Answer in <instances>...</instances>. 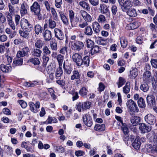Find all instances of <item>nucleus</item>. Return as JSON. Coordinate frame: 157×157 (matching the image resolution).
Returning a JSON list of instances; mask_svg holds the SVG:
<instances>
[{
	"label": "nucleus",
	"mask_w": 157,
	"mask_h": 157,
	"mask_svg": "<svg viewBox=\"0 0 157 157\" xmlns=\"http://www.w3.org/2000/svg\"><path fill=\"white\" fill-rule=\"evenodd\" d=\"M30 10L34 15L37 17L38 20L43 19V17L40 12V6L37 2H35L31 6Z\"/></svg>",
	"instance_id": "nucleus-1"
},
{
	"label": "nucleus",
	"mask_w": 157,
	"mask_h": 157,
	"mask_svg": "<svg viewBox=\"0 0 157 157\" xmlns=\"http://www.w3.org/2000/svg\"><path fill=\"white\" fill-rule=\"evenodd\" d=\"M20 26L21 29L27 33L30 32L33 29V26L25 19L22 18L20 21Z\"/></svg>",
	"instance_id": "nucleus-2"
},
{
	"label": "nucleus",
	"mask_w": 157,
	"mask_h": 157,
	"mask_svg": "<svg viewBox=\"0 0 157 157\" xmlns=\"http://www.w3.org/2000/svg\"><path fill=\"white\" fill-rule=\"evenodd\" d=\"M91 104V102L89 101L79 102L76 105V109L79 112H81L82 109L83 110L90 108Z\"/></svg>",
	"instance_id": "nucleus-3"
},
{
	"label": "nucleus",
	"mask_w": 157,
	"mask_h": 157,
	"mask_svg": "<svg viewBox=\"0 0 157 157\" xmlns=\"http://www.w3.org/2000/svg\"><path fill=\"white\" fill-rule=\"evenodd\" d=\"M127 107L131 111L134 112H137L139 111V109L137 106L136 103L132 99L129 100L126 103Z\"/></svg>",
	"instance_id": "nucleus-4"
},
{
	"label": "nucleus",
	"mask_w": 157,
	"mask_h": 157,
	"mask_svg": "<svg viewBox=\"0 0 157 157\" xmlns=\"http://www.w3.org/2000/svg\"><path fill=\"white\" fill-rule=\"evenodd\" d=\"M118 2L123 11L124 10H128L132 6L130 0H118Z\"/></svg>",
	"instance_id": "nucleus-5"
},
{
	"label": "nucleus",
	"mask_w": 157,
	"mask_h": 157,
	"mask_svg": "<svg viewBox=\"0 0 157 157\" xmlns=\"http://www.w3.org/2000/svg\"><path fill=\"white\" fill-rule=\"evenodd\" d=\"M82 56L78 53H76L72 56V59L73 62L75 63L78 66H82Z\"/></svg>",
	"instance_id": "nucleus-6"
},
{
	"label": "nucleus",
	"mask_w": 157,
	"mask_h": 157,
	"mask_svg": "<svg viewBox=\"0 0 157 157\" xmlns=\"http://www.w3.org/2000/svg\"><path fill=\"white\" fill-rule=\"evenodd\" d=\"M72 48L74 50L79 51L82 49L84 47V44L83 42L80 41H77L74 42L72 44Z\"/></svg>",
	"instance_id": "nucleus-7"
},
{
	"label": "nucleus",
	"mask_w": 157,
	"mask_h": 157,
	"mask_svg": "<svg viewBox=\"0 0 157 157\" xmlns=\"http://www.w3.org/2000/svg\"><path fill=\"white\" fill-rule=\"evenodd\" d=\"M144 120L146 122L151 125L154 124L156 121L155 116L151 114L146 115L144 117Z\"/></svg>",
	"instance_id": "nucleus-8"
},
{
	"label": "nucleus",
	"mask_w": 157,
	"mask_h": 157,
	"mask_svg": "<svg viewBox=\"0 0 157 157\" xmlns=\"http://www.w3.org/2000/svg\"><path fill=\"white\" fill-rule=\"evenodd\" d=\"M83 121L85 125L90 127L93 124L92 119L90 116L88 114H86L83 117Z\"/></svg>",
	"instance_id": "nucleus-9"
},
{
	"label": "nucleus",
	"mask_w": 157,
	"mask_h": 157,
	"mask_svg": "<svg viewBox=\"0 0 157 157\" xmlns=\"http://www.w3.org/2000/svg\"><path fill=\"white\" fill-rule=\"evenodd\" d=\"M55 36L58 40H62L64 38V35L63 31L59 29L55 28L54 29Z\"/></svg>",
	"instance_id": "nucleus-10"
},
{
	"label": "nucleus",
	"mask_w": 157,
	"mask_h": 157,
	"mask_svg": "<svg viewBox=\"0 0 157 157\" xmlns=\"http://www.w3.org/2000/svg\"><path fill=\"white\" fill-rule=\"evenodd\" d=\"M80 14L86 22H90L92 21V18L91 16L86 11L81 10L79 12Z\"/></svg>",
	"instance_id": "nucleus-11"
},
{
	"label": "nucleus",
	"mask_w": 157,
	"mask_h": 157,
	"mask_svg": "<svg viewBox=\"0 0 157 157\" xmlns=\"http://www.w3.org/2000/svg\"><path fill=\"white\" fill-rule=\"evenodd\" d=\"M139 128L142 133L148 132L150 131L151 129V127L147 126L144 123L140 124Z\"/></svg>",
	"instance_id": "nucleus-12"
},
{
	"label": "nucleus",
	"mask_w": 157,
	"mask_h": 157,
	"mask_svg": "<svg viewBox=\"0 0 157 157\" xmlns=\"http://www.w3.org/2000/svg\"><path fill=\"white\" fill-rule=\"evenodd\" d=\"M146 100L147 103L150 106L152 107L155 105V98L154 96L153 95H147L146 97Z\"/></svg>",
	"instance_id": "nucleus-13"
},
{
	"label": "nucleus",
	"mask_w": 157,
	"mask_h": 157,
	"mask_svg": "<svg viewBox=\"0 0 157 157\" xmlns=\"http://www.w3.org/2000/svg\"><path fill=\"white\" fill-rule=\"evenodd\" d=\"M59 16L63 24L66 25L68 24L69 21L68 18L65 15L64 13L61 10H57Z\"/></svg>",
	"instance_id": "nucleus-14"
},
{
	"label": "nucleus",
	"mask_w": 157,
	"mask_h": 157,
	"mask_svg": "<svg viewBox=\"0 0 157 157\" xmlns=\"http://www.w3.org/2000/svg\"><path fill=\"white\" fill-rule=\"evenodd\" d=\"M63 68L65 74L66 73L69 75L71 73L73 70V68L71 67V64L68 63L66 65L65 61L63 63Z\"/></svg>",
	"instance_id": "nucleus-15"
},
{
	"label": "nucleus",
	"mask_w": 157,
	"mask_h": 157,
	"mask_svg": "<svg viewBox=\"0 0 157 157\" xmlns=\"http://www.w3.org/2000/svg\"><path fill=\"white\" fill-rule=\"evenodd\" d=\"M43 34L45 40L48 41L51 39L52 37V33L50 30L46 29L43 32Z\"/></svg>",
	"instance_id": "nucleus-16"
},
{
	"label": "nucleus",
	"mask_w": 157,
	"mask_h": 157,
	"mask_svg": "<svg viewBox=\"0 0 157 157\" xmlns=\"http://www.w3.org/2000/svg\"><path fill=\"white\" fill-rule=\"evenodd\" d=\"M12 67L10 64L5 65L2 64L0 66V69L4 73H8L11 70Z\"/></svg>",
	"instance_id": "nucleus-17"
},
{
	"label": "nucleus",
	"mask_w": 157,
	"mask_h": 157,
	"mask_svg": "<svg viewBox=\"0 0 157 157\" xmlns=\"http://www.w3.org/2000/svg\"><path fill=\"white\" fill-rule=\"evenodd\" d=\"M92 27L94 32L97 34H98L101 30V26L99 23L95 21L92 23Z\"/></svg>",
	"instance_id": "nucleus-18"
},
{
	"label": "nucleus",
	"mask_w": 157,
	"mask_h": 157,
	"mask_svg": "<svg viewBox=\"0 0 157 157\" xmlns=\"http://www.w3.org/2000/svg\"><path fill=\"white\" fill-rule=\"evenodd\" d=\"M139 136L136 137L134 141L132 143V145L137 150L140 148L141 143L139 140Z\"/></svg>",
	"instance_id": "nucleus-19"
},
{
	"label": "nucleus",
	"mask_w": 157,
	"mask_h": 157,
	"mask_svg": "<svg viewBox=\"0 0 157 157\" xmlns=\"http://www.w3.org/2000/svg\"><path fill=\"white\" fill-rule=\"evenodd\" d=\"M6 33L8 35H9V37L11 39L13 38L16 35V31L13 30V32L10 28H7L5 30Z\"/></svg>",
	"instance_id": "nucleus-20"
},
{
	"label": "nucleus",
	"mask_w": 157,
	"mask_h": 157,
	"mask_svg": "<svg viewBox=\"0 0 157 157\" xmlns=\"http://www.w3.org/2000/svg\"><path fill=\"white\" fill-rule=\"evenodd\" d=\"M23 62V59L22 58H15L13 60L12 66L15 67L17 66L22 65Z\"/></svg>",
	"instance_id": "nucleus-21"
},
{
	"label": "nucleus",
	"mask_w": 157,
	"mask_h": 157,
	"mask_svg": "<svg viewBox=\"0 0 157 157\" xmlns=\"http://www.w3.org/2000/svg\"><path fill=\"white\" fill-rule=\"evenodd\" d=\"M79 4L81 7L86 11H89L90 10V7L89 4L85 1H83L80 2H79Z\"/></svg>",
	"instance_id": "nucleus-22"
},
{
	"label": "nucleus",
	"mask_w": 157,
	"mask_h": 157,
	"mask_svg": "<svg viewBox=\"0 0 157 157\" xmlns=\"http://www.w3.org/2000/svg\"><path fill=\"white\" fill-rule=\"evenodd\" d=\"M62 67V66H59V67L56 69L55 71V75L56 79H57L58 78L60 77L63 73Z\"/></svg>",
	"instance_id": "nucleus-23"
},
{
	"label": "nucleus",
	"mask_w": 157,
	"mask_h": 157,
	"mask_svg": "<svg viewBox=\"0 0 157 157\" xmlns=\"http://www.w3.org/2000/svg\"><path fill=\"white\" fill-rule=\"evenodd\" d=\"M130 121L134 126H136L137 125L140 121V119L139 117L133 116L131 117Z\"/></svg>",
	"instance_id": "nucleus-24"
},
{
	"label": "nucleus",
	"mask_w": 157,
	"mask_h": 157,
	"mask_svg": "<svg viewBox=\"0 0 157 157\" xmlns=\"http://www.w3.org/2000/svg\"><path fill=\"white\" fill-rule=\"evenodd\" d=\"M42 51L39 49L34 48L31 52L32 56L36 57H40L42 53Z\"/></svg>",
	"instance_id": "nucleus-25"
},
{
	"label": "nucleus",
	"mask_w": 157,
	"mask_h": 157,
	"mask_svg": "<svg viewBox=\"0 0 157 157\" xmlns=\"http://www.w3.org/2000/svg\"><path fill=\"white\" fill-rule=\"evenodd\" d=\"M119 39L120 40L121 47L123 48H126L128 42L125 37L122 36L120 37Z\"/></svg>",
	"instance_id": "nucleus-26"
},
{
	"label": "nucleus",
	"mask_w": 157,
	"mask_h": 157,
	"mask_svg": "<svg viewBox=\"0 0 157 157\" xmlns=\"http://www.w3.org/2000/svg\"><path fill=\"white\" fill-rule=\"evenodd\" d=\"M68 47L67 46L65 45L62 46L60 48L59 52L60 54L63 55H68Z\"/></svg>",
	"instance_id": "nucleus-27"
},
{
	"label": "nucleus",
	"mask_w": 157,
	"mask_h": 157,
	"mask_svg": "<svg viewBox=\"0 0 157 157\" xmlns=\"http://www.w3.org/2000/svg\"><path fill=\"white\" fill-rule=\"evenodd\" d=\"M84 32L85 35L88 36H91L93 33L92 29L90 25L87 26L86 27Z\"/></svg>",
	"instance_id": "nucleus-28"
},
{
	"label": "nucleus",
	"mask_w": 157,
	"mask_h": 157,
	"mask_svg": "<svg viewBox=\"0 0 157 157\" xmlns=\"http://www.w3.org/2000/svg\"><path fill=\"white\" fill-rule=\"evenodd\" d=\"M82 66L84 65L85 66L88 67L89 65L90 58L87 56H85L82 59Z\"/></svg>",
	"instance_id": "nucleus-29"
},
{
	"label": "nucleus",
	"mask_w": 157,
	"mask_h": 157,
	"mask_svg": "<svg viewBox=\"0 0 157 157\" xmlns=\"http://www.w3.org/2000/svg\"><path fill=\"white\" fill-rule=\"evenodd\" d=\"M100 11L103 14H105L108 13L109 10L106 5L104 4L100 5Z\"/></svg>",
	"instance_id": "nucleus-30"
},
{
	"label": "nucleus",
	"mask_w": 157,
	"mask_h": 157,
	"mask_svg": "<svg viewBox=\"0 0 157 157\" xmlns=\"http://www.w3.org/2000/svg\"><path fill=\"white\" fill-rule=\"evenodd\" d=\"M137 103L139 107L141 108H144L146 106V104L143 98L140 97L138 99Z\"/></svg>",
	"instance_id": "nucleus-31"
},
{
	"label": "nucleus",
	"mask_w": 157,
	"mask_h": 157,
	"mask_svg": "<svg viewBox=\"0 0 157 157\" xmlns=\"http://www.w3.org/2000/svg\"><path fill=\"white\" fill-rule=\"evenodd\" d=\"M131 87L130 82H127L125 86L123 88V91L124 93L125 94H127L130 91Z\"/></svg>",
	"instance_id": "nucleus-32"
},
{
	"label": "nucleus",
	"mask_w": 157,
	"mask_h": 157,
	"mask_svg": "<svg viewBox=\"0 0 157 157\" xmlns=\"http://www.w3.org/2000/svg\"><path fill=\"white\" fill-rule=\"evenodd\" d=\"M128 15L131 17H134L137 16V13L135 9L130 8L128 9L127 12Z\"/></svg>",
	"instance_id": "nucleus-33"
},
{
	"label": "nucleus",
	"mask_w": 157,
	"mask_h": 157,
	"mask_svg": "<svg viewBox=\"0 0 157 157\" xmlns=\"http://www.w3.org/2000/svg\"><path fill=\"white\" fill-rule=\"evenodd\" d=\"M72 73L73 75L71 77V80H74L75 79H79L80 75L78 71H73Z\"/></svg>",
	"instance_id": "nucleus-34"
},
{
	"label": "nucleus",
	"mask_w": 157,
	"mask_h": 157,
	"mask_svg": "<svg viewBox=\"0 0 157 157\" xmlns=\"http://www.w3.org/2000/svg\"><path fill=\"white\" fill-rule=\"evenodd\" d=\"M105 128L104 124H97L95 125L94 129L95 131L100 132L104 131L105 130Z\"/></svg>",
	"instance_id": "nucleus-35"
},
{
	"label": "nucleus",
	"mask_w": 157,
	"mask_h": 157,
	"mask_svg": "<svg viewBox=\"0 0 157 157\" xmlns=\"http://www.w3.org/2000/svg\"><path fill=\"white\" fill-rule=\"evenodd\" d=\"M56 59L58 63L59 66H62L64 59L63 55L60 54H58Z\"/></svg>",
	"instance_id": "nucleus-36"
},
{
	"label": "nucleus",
	"mask_w": 157,
	"mask_h": 157,
	"mask_svg": "<svg viewBox=\"0 0 157 157\" xmlns=\"http://www.w3.org/2000/svg\"><path fill=\"white\" fill-rule=\"evenodd\" d=\"M20 13L21 16H23L27 13V6H26L24 3L21 4L20 9Z\"/></svg>",
	"instance_id": "nucleus-37"
},
{
	"label": "nucleus",
	"mask_w": 157,
	"mask_h": 157,
	"mask_svg": "<svg viewBox=\"0 0 157 157\" xmlns=\"http://www.w3.org/2000/svg\"><path fill=\"white\" fill-rule=\"evenodd\" d=\"M151 74L150 71H146L143 74V80L146 82L148 81L151 76Z\"/></svg>",
	"instance_id": "nucleus-38"
},
{
	"label": "nucleus",
	"mask_w": 157,
	"mask_h": 157,
	"mask_svg": "<svg viewBox=\"0 0 157 157\" xmlns=\"http://www.w3.org/2000/svg\"><path fill=\"white\" fill-rule=\"evenodd\" d=\"M140 89L144 92H146L148 90L149 87L148 84L146 82H144L141 84Z\"/></svg>",
	"instance_id": "nucleus-39"
},
{
	"label": "nucleus",
	"mask_w": 157,
	"mask_h": 157,
	"mask_svg": "<svg viewBox=\"0 0 157 157\" xmlns=\"http://www.w3.org/2000/svg\"><path fill=\"white\" fill-rule=\"evenodd\" d=\"M28 62H30L35 65H39L40 63V61L37 58H31L28 60Z\"/></svg>",
	"instance_id": "nucleus-40"
},
{
	"label": "nucleus",
	"mask_w": 157,
	"mask_h": 157,
	"mask_svg": "<svg viewBox=\"0 0 157 157\" xmlns=\"http://www.w3.org/2000/svg\"><path fill=\"white\" fill-rule=\"evenodd\" d=\"M88 91L85 87H82L79 90V94L82 97H86Z\"/></svg>",
	"instance_id": "nucleus-41"
},
{
	"label": "nucleus",
	"mask_w": 157,
	"mask_h": 157,
	"mask_svg": "<svg viewBox=\"0 0 157 157\" xmlns=\"http://www.w3.org/2000/svg\"><path fill=\"white\" fill-rule=\"evenodd\" d=\"M126 81L124 78L120 77L119 78L118 81L117 82L118 87L119 88L122 86L125 82Z\"/></svg>",
	"instance_id": "nucleus-42"
},
{
	"label": "nucleus",
	"mask_w": 157,
	"mask_h": 157,
	"mask_svg": "<svg viewBox=\"0 0 157 157\" xmlns=\"http://www.w3.org/2000/svg\"><path fill=\"white\" fill-rule=\"evenodd\" d=\"M72 27L75 26L77 24L79 19L78 17H75L70 20Z\"/></svg>",
	"instance_id": "nucleus-43"
},
{
	"label": "nucleus",
	"mask_w": 157,
	"mask_h": 157,
	"mask_svg": "<svg viewBox=\"0 0 157 157\" xmlns=\"http://www.w3.org/2000/svg\"><path fill=\"white\" fill-rule=\"evenodd\" d=\"M43 66L44 67H45L47 64V63L49 60V57L48 55H43L42 56Z\"/></svg>",
	"instance_id": "nucleus-44"
},
{
	"label": "nucleus",
	"mask_w": 157,
	"mask_h": 157,
	"mask_svg": "<svg viewBox=\"0 0 157 157\" xmlns=\"http://www.w3.org/2000/svg\"><path fill=\"white\" fill-rule=\"evenodd\" d=\"M147 151L149 153H155V151L154 150V146L153 147L151 144H149L147 146L146 148Z\"/></svg>",
	"instance_id": "nucleus-45"
},
{
	"label": "nucleus",
	"mask_w": 157,
	"mask_h": 157,
	"mask_svg": "<svg viewBox=\"0 0 157 157\" xmlns=\"http://www.w3.org/2000/svg\"><path fill=\"white\" fill-rule=\"evenodd\" d=\"M43 46V42L40 39H38L35 41V46L36 48L40 49Z\"/></svg>",
	"instance_id": "nucleus-46"
},
{
	"label": "nucleus",
	"mask_w": 157,
	"mask_h": 157,
	"mask_svg": "<svg viewBox=\"0 0 157 157\" xmlns=\"http://www.w3.org/2000/svg\"><path fill=\"white\" fill-rule=\"evenodd\" d=\"M48 25L50 28L54 29L56 26V23L54 21L50 18L48 20Z\"/></svg>",
	"instance_id": "nucleus-47"
},
{
	"label": "nucleus",
	"mask_w": 157,
	"mask_h": 157,
	"mask_svg": "<svg viewBox=\"0 0 157 157\" xmlns=\"http://www.w3.org/2000/svg\"><path fill=\"white\" fill-rule=\"evenodd\" d=\"M129 26L131 29H134L138 28L139 26V23L138 22L135 21L129 24Z\"/></svg>",
	"instance_id": "nucleus-48"
},
{
	"label": "nucleus",
	"mask_w": 157,
	"mask_h": 157,
	"mask_svg": "<svg viewBox=\"0 0 157 157\" xmlns=\"http://www.w3.org/2000/svg\"><path fill=\"white\" fill-rule=\"evenodd\" d=\"M29 105L30 107V109L31 111L34 113L37 112L38 110L34 108L35 104L34 103L32 102H29Z\"/></svg>",
	"instance_id": "nucleus-49"
},
{
	"label": "nucleus",
	"mask_w": 157,
	"mask_h": 157,
	"mask_svg": "<svg viewBox=\"0 0 157 157\" xmlns=\"http://www.w3.org/2000/svg\"><path fill=\"white\" fill-rule=\"evenodd\" d=\"M43 55H49L51 53V51L49 48L47 46H44L42 49Z\"/></svg>",
	"instance_id": "nucleus-50"
},
{
	"label": "nucleus",
	"mask_w": 157,
	"mask_h": 157,
	"mask_svg": "<svg viewBox=\"0 0 157 157\" xmlns=\"http://www.w3.org/2000/svg\"><path fill=\"white\" fill-rule=\"evenodd\" d=\"M121 129L125 135H126L128 133V129L126 124L122 123L121 126Z\"/></svg>",
	"instance_id": "nucleus-51"
},
{
	"label": "nucleus",
	"mask_w": 157,
	"mask_h": 157,
	"mask_svg": "<svg viewBox=\"0 0 157 157\" xmlns=\"http://www.w3.org/2000/svg\"><path fill=\"white\" fill-rule=\"evenodd\" d=\"M35 31L36 34H38L42 32V28L39 25L37 24L35 26Z\"/></svg>",
	"instance_id": "nucleus-52"
},
{
	"label": "nucleus",
	"mask_w": 157,
	"mask_h": 157,
	"mask_svg": "<svg viewBox=\"0 0 157 157\" xmlns=\"http://www.w3.org/2000/svg\"><path fill=\"white\" fill-rule=\"evenodd\" d=\"M48 124H50L52 123H56L57 122V119L54 117H49L47 120Z\"/></svg>",
	"instance_id": "nucleus-53"
},
{
	"label": "nucleus",
	"mask_w": 157,
	"mask_h": 157,
	"mask_svg": "<svg viewBox=\"0 0 157 157\" xmlns=\"http://www.w3.org/2000/svg\"><path fill=\"white\" fill-rule=\"evenodd\" d=\"M51 13L54 20L56 21L58 20L59 17L58 14L55 9L53 8H52L51 9Z\"/></svg>",
	"instance_id": "nucleus-54"
},
{
	"label": "nucleus",
	"mask_w": 157,
	"mask_h": 157,
	"mask_svg": "<svg viewBox=\"0 0 157 157\" xmlns=\"http://www.w3.org/2000/svg\"><path fill=\"white\" fill-rule=\"evenodd\" d=\"M99 47L97 46H93L91 49V51L92 55L99 52L100 51Z\"/></svg>",
	"instance_id": "nucleus-55"
},
{
	"label": "nucleus",
	"mask_w": 157,
	"mask_h": 157,
	"mask_svg": "<svg viewBox=\"0 0 157 157\" xmlns=\"http://www.w3.org/2000/svg\"><path fill=\"white\" fill-rule=\"evenodd\" d=\"M50 46L51 49L53 51H57L58 49L57 44L56 42L51 41L50 42Z\"/></svg>",
	"instance_id": "nucleus-56"
},
{
	"label": "nucleus",
	"mask_w": 157,
	"mask_h": 157,
	"mask_svg": "<svg viewBox=\"0 0 157 157\" xmlns=\"http://www.w3.org/2000/svg\"><path fill=\"white\" fill-rule=\"evenodd\" d=\"M66 81L65 79H61L60 78L56 81V83L58 85L61 86H63L65 85Z\"/></svg>",
	"instance_id": "nucleus-57"
},
{
	"label": "nucleus",
	"mask_w": 157,
	"mask_h": 157,
	"mask_svg": "<svg viewBox=\"0 0 157 157\" xmlns=\"http://www.w3.org/2000/svg\"><path fill=\"white\" fill-rule=\"evenodd\" d=\"M98 21L99 23H104L106 21L105 17L104 15L100 14L98 18Z\"/></svg>",
	"instance_id": "nucleus-58"
},
{
	"label": "nucleus",
	"mask_w": 157,
	"mask_h": 157,
	"mask_svg": "<svg viewBox=\"0 0 157 157\" xmlns=\"http://www.w3.org/2000/svg\"><path fill=\"white\" fill-rule=\"evenodd\" d=\"M19 33L21 36L25 38H27L29 34V33H27L25 32V31H24L23 30H19Z\"/></svg>",
	"instance_id": "nucleus-59"
},
{
	"label": "nucleus",
	"mask_w": 157,
	"mask_h": 157,
	"mask_svg": "<svg viewBox=\"0 0 157 157\" xmlns=\"http://www.w3.org/2000/svg\"><path fill=\"white\" fill-rule=\"evenodd\" d=\"M6 14L8 22L13 21L12 15H13L14 14L9 13V12H6Z\"/></svg>",
	"instance_id": "nucleus-60"
},
{
	"label": "nucleus",
	"mask_w": 157,
	"mask_h": 157,
	"mask_svg": "<svg viewBox=\"0 0 157 157\" xmlns=\"http://www.w3.org/2000/svg\"><path fill=\"white\" fill-rule=\"evenodd\" d=\"M8 8L9 9V13L14 14L15 9L14 7L13 6V5H11L10 3H9L8 5Z\"/></svg>",
	"instance_id": "nucleus-61"
},
{
	"label": "nucleus",
	"mask_w": 157,
	"mask_h": 157,
	"mask_svg": "<svg viewBox=\"0 0 157 157\" xmlns=\"http://www.w3.org/2000/svg\"><path fill=\"white\" fill-rule=\"evenodd\" d=\"M151 63L152 66L155 68H157V59H151Z\"/></svg>",
	"instance_id": "nucleus-62"
},
{
	"label": "nucleus",
	"mask_w": 157,
	"mask_h": 157,
	"mask_svg": "<svg viewBox=\"0 0 157 157\" xmlns=\"http://www.w3.org/2000/svg\"><path fill=\"white\" fill-rule=\"evenodd\" d=\"M18 102L19 103L22 108H25L27 106V105L26 102L23 100L18 101Z\"/></svg>",
	"instance_id": "nucleus-63"
},
{
	"label": "nucleus",
	"mask_w": 157,
	"mask_h": 157,
	"mask_svg": "<svg viewBox=\"0 0 157 157\" xmlns=\"http://www.w3.org/2000/svg\"><path fill=\"white\" fill-rule=\"evenodd\" d=\"M151 141L155 144H157V134L153 133L151 136Z\"/></svg>",
	"instance_id": "nucleus-64"
}]
</instances>
